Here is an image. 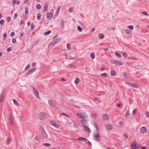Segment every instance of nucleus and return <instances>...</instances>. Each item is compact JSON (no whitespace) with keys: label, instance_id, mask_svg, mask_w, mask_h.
I'll return each instance as SVG.
<instances>
[{"label":"nucleus","instance_id":"nucleus-1","mask_svg":"<svg viewBox=\"0 0 149 149\" xmlns=\"http://www.w3.org/2000/svg\"><path fill=\"white\" fill-rule=\"evenodd\" d=\"M38 117L40 120H42L47 118L48 115L44 112H41L38 113Z\"/></svg>","mask_w":149,"mask_h":149},{"label":"nucleus","instance_id":"nucleus-2","mask_svg":"<svg viewBox=\"0 0 149 149\" xmlns=\"http://www.w3.org/2000/svg\"><path fill=\"white\" fill-rule=\"evenodd\" d=\"M76 115L80 118L82 119V120H85L88 119V117L87 113L82 112L81 113H77Z\"/></svg>","mask_w":149,"mask_h":149},{"label":"nucleus","instance_id":"nucleus-3","mask_svg":"<svg viewBox=\"0 0 149 149\" xmlns=\"http://www.w3.org/2000/svg\"><path fill=\"white\" fill-rule=\"evenodd\" d=\"M61 39L60 38H58L56 39H55L53 40L52 42L49 44V46H54L55 44L61 41Z\"/></svg>","mask_w":149,"mask_h":149},{"label":"nucleus","instance_id":"nucleus-4","mask_svg":"<svg viewBox=\"0 0 149 149\" xmlns=\"http://www.w3.org/2000/svg\"><path fill=\"white\" fill-rule=\"evenodd\" d=\"M32 88L33 89V93L35 95L36 97L39 98V93L36 87L34 86H32Z\"/></svg>","mask_w":149,"mask_h":149},{"label":"nucleus","instance_id":"nucleus-5","mask_svg":"<svg viewBox=\"0 0 149 149\" xmlns=\"http://www.w3.org/2000/svg\"><path fill=\"white\" fill-rule=\"evenodd\" d=\"M110 63H113L115 65H122L123 63L117 60H111L110 61Z\"/></svg>","mask_w":149,"mask_h":149},{"label":"nucleus","instance_id":"nucleus-6","mask_svg":"<svg viewBox=\"0 0 149 149\" xmlns=\"http://www.w3.org/2000/svg\"><path fill=\"white\" fill-rule=\"evenodd\" d=\"M36 70V69L35 68H31L26 72L25 74V76L26 77L28 76L29 75L32 74Z\"/></svg>","mask_w":149,"mask_h":149},{"label":"nucleus","instance_id":"nucleus-7","mask_svg":"<svg viewBox=\"0 0 149 149\" xmlns=\"http://www.w3.org/2000/svg\"><path fill=\"white\" fill-rule=\"evenodd\" d=\"M6 92V89H4L2 91V92L0 95V102H1L3 99V97L5 95V94Z\"/></svg>","mask_w":149,"mask_h":149},{"label":"nucleus","instance_id":"nucleus-8","mask_svg":"<svg viewBox=\"0 0 149 149\" xmlns=\"http://www.w3.org/2000/svg\"><path fill=\"white\" fill-rule=\"evenodd\" d=\"M100 134L99 133L97 132L96 134H95L94 135V138L95 141H100L101 138Z\"/></svg>","mask_w":149,"mask_h":149},{"label":"nucleus","instance_id":"nucleus-9","mask_svg":"<svg viewBox=\"0 0 149 149\" xmlns=\"http://www.w3.org/2000/svg\"><path fill=\"white\" fill-rule=\"evenodd\" d=\"M88 119H87L85 120H81V123L82 125H88Z\"/></svg>","mask_w":149,"mask_h":149},{"label":"nucleus","instance_id":"nucleus-10","mask_svg":"<svg viewBox=\"0 0 149 149\" xmlns=\"http://www.w3.org/2000/svg\"><path fill=\"white\" fill-rule=\"evenodd\" d=\"M49 105L52 107H55L56 106V104L54 100H49L48 101Z\"/></svg>","mask_w":149,"mask_h":149},{"label":"nucleus","instance_id":"nucleus-11","mask_svg":"<svg viewBox=\"0 0 149 149\" xmlns=\"http://www.w3.org/2000/svg\"><path fill=\"white\" fill-rule=\"evenodd\" d=\"M136 141L135 140L134 141L131 145V148L132 149H136Z\"/></svg>","mask_w":149,"mask_h":149},{"label":"nucleus","instance_id":"nucleus-12","mask_svg":"<svg viewBox=\"0 0 149 149\" xmlns=\"http://www.w3.org/2000/svg\"><path fill=\"white\" fill-rule=\"evenodd\" d=\"M50 123L51 125L52 126L55 127L56 128H58L59 126V125L55 122L53 121H51Z\"/></svg>","mask_w":149,"mask_h":149},{"label":"nucleus","instance_id":"nucleus-13","mask_svg":"<svg viewBox=\"0 0 149 149\" xmlns=\"http://www.w3.org/2000/svg\"><path fill=\"white\" fill-rule=\"evenodd\" d=\"M140 131L142 133H145L146 131V127H143L140 128Z\"/></svg>","mask_w":149,"mask_h":149},{"label":"nucleus","instance_id":"nucleus-14","mask_svg":"<svg viewBox=\"0 0 149 149\" xmlns=\"http://www.w3.org/2000/svg\"><path fill=\"white\" fill-rule=\"evenodd\" d=\"M9 120L10 121V124H12L13 123V119L12 114L10 113L9 114Z\"/></svg>","mask_w":149,"mask_h":149},{"label":"nucleus","instance_id":"nucleus-15","mask_svg":"<svg viewBox=\"0 0 149 149\" xmlns=\"http://www.w3.org/2000/svg\"><path fill=\"white\" fill-rule=\"evenodd\" d=\"M102 118L104 120H107L109 119V118L107 113L103 114L102 115Z\"/></svg>","mask_w":149,"mask_h":149},{"label":"nucleus","instance_id":"nucleus-16","mask_svg":"<svg viewBox=\"0 0 149 149\" xmlns=\"http://www.w3.org/2000/svg\"><path fill=\"white\" fill-rule=\"evenodd\" d=\"M52 16V13L51 12L48 13H47V18L48 19H51Z\"/></svg>","mask_w":149,"mask_h":149},{"label":"nucleus","instance_id":"nucleus-17","mask_svg":"<svg viewBox=\"0 0 149 149\" xmlns=\"http://www.w3.org/2000/svg\"><path fill=\"white\" fill-rule=\"evenodd\" d=\"M105 127L107 128V129L109 131L111 130L113 128V126L112 125H106L105 126Z\"/></svg>","mask_w":149,"mask_h":149},{"label":"nucleus","instance_id":"nucleus-18","mask_svg":"<svg viewBox=\"0 0 149 149\" xmlns=\"http://www.w3.org/2000/svg\"><path fill=\"white\" fill-rule=\"evenodd\" d=\"M49 6V3L48 2H46L45 3V6L44 7V11L45 12H46L47 10V8Z\"/></svg>","mask_w":149,"mask_h":149},{"label":"nucleus","instance_id":"nucleus-19","mask_svg":"<svg viewBox=\"0 0 149 149\" xmlns=\"http://www.w3.org/2000/svg\"><path fill=\"white\" fill-rule=\"evenodd\" d=\"M88 125H84V128L85 130L88 132L90 133L91 132L90 129L88 127Z\"/></svg>","mask_w":149,"mask_h":149},{"label":"nucleus","instance_id":"nucleus-20","mask_svg":"<svg viewBox=\"0 0 149 149\" xmlns=\"http://www.w3.org/2000/svg\"><path fill=\"white\" fill-rule=\"evenodd\" d=\"M64 21L63 19H62L61 20V25L63 29H64Z\"/></svg>","mask_w":149,"mask_h":149},{"label":"nucleus","instance_id":"nucleus-21","mask_svg":"<svg viewBox=\"0 0 149 149\" xmlns=\"http://www.w3.org/2000/svg\"><path fill=\"white\" fill-rule=\"evenodd\" d=\"M78 140L82 141L84 142L87 141L88 140L85 138H83L82 137H79L77 139Z\"/></svg>","mask_w":149,"mask_h":149},{"label":"nucleus","instance_id":"nucleus-22","mask_svg":"<svg viewBox=\"0 0 149 149\" xmlns=\"http://www.w3.org/2000/svg\"><path fill=\"white\" fill-rule=\"evenodd\" d=\"M110 74L111 76H115L116 75V72L114 70H112L111 71Z\"/></svg>","mask_w":149,"mask_h":149},{"label":"nucleus","instance_id":"nucleus-23","mask_svg":"<svg viewBox=\"0 0 149 149\" xmlns=\"http://www.w3.org/2000/svg\"><path fill=\"white\" fill-rule=\"evenodd\" d=\"M41 138V136L39 135H37L35 137V139L37 141H39Z\"/></svg>","mask_w":149,"mask_h":149},{"label":"nucleus","instance_id":"nucleus-24","mask_svg":"<svg viewBox=\"0 0 149 149\" xmlns=\"http://www.w3.org/2000/svg\"><path fill=\"white\" fill-rule=\"evenodd\" d=\"M42 135L43 137V138L44 139H46L47 138V134L45 132H42Z\"/></svg>","mask_w":149,"mask_h":149},{"label":"nucleus","instance_id":"nucleus-25","mask_svg":"<svg viewBox=\"0 0 149 149\" xmlns=\"http://www.w3.org/2000/svg\"><path fill=\"white\" fill-rule=\"evenodd\" d=\"M98 37L100 39H102L104 38V36L102 33H100L98 35Z\"/></svg>","mask_w":149,"mask_h":149},{"label":"nucleus","instance_id":"nucleus-26","mask_svg":"<svg viewBox=\"0 0 149 149\" xmlns=\"http://www.w3.org/2000/svg\"><path fill=\"white\" fill-rule=\"evenodd\" d=\"M101 76L103 77H106L108 76L107 74L106 73H104L100 74Z\"/></svg>","mask_w":149,"mask_h":149},{"label":"nucleus","instance_id":"nucleus-27","mask_svg":"<svg viewBox=\"0 0 149 149\" xmlns=\"http://www.w3.org/2000/svg\"><path fill=\"white\" fill-rule=\"evenodd\" d=\"M125 83L126 84L131 86L132 87V85L133 83H132L131 82L127 81H126L125 82Z\"/></svg>","mask_w":149,"mask_h":149},{"label":"nucleus","instance_id":"nucleus-28","mask_svg":"<svg viewBox=\"0 0 149 149\" xmlns=\"http://www.w3.org/2000/svg\"><path fill=\"white\" fill-rule=\"evenodd\" d=\"M29 13V9L28 7H26L25 9V13L26 15H27Z\"/></svg>","mask_w":149,"mask_h":149},{"label":"nucleus","instance_id":"nucleus-29","mask_svg":"<svg viewBox=\"0 0 149 149\" xmlns=\"http://www.w3.org/2000/svg\"><path fill=\"white\" fill-rule=\"evenodd\" d=\"M92 116L93 118H97L98 117L97 115L95 113L92 114Z\"/></svg>","mask_w":149,"mask_h":149},{"label":"nucleus","instance_id":"nucleus-30","mask_svg":"<svg viewBox=\"0 0 149 149\" xmlns=\"http://www.w3.org/2000/svg\"><path fill=\"white\" fill-rule=\"evenodd\" d=\"M41 15L40 13H38L37 14V19L40 20L41 19Z\"/></svg>","mask_w":149,"mask_h":149},{"label":"nucleus","instance_id":"nucleus-31","mask_svg":"<svg viewBox=\"0 0 149 149\" xmlns=\"http://www.w3.org/2000/svg\"><path fill=\"white\" fill-rule=\"evenodd\" d=\"M124 31L125 33L127 34H130L131 33L130 30H129L126 29Z\"/></svg>","mask_w":149,"mask_h":149},{"label":"nucleus","instance_id":"nucleus-32","mask_svg":"<svg viewBox=\"0 0 149 149\" xmlns=\"http://www.w3.org/2000/svg\"><path fill=\"white\" fill-rule=\"evenodd\" d=\"M90 56L92 59H93L95 57V54L93 53H91L90 55Z\"/></svg>","mask_w":149,"mask_h":149},{"label":"nucleus","instance_id":"nucleus-33","mask_svg":"<svg viewBox=\"0 0 149 149\" xmlns=\"http://www.w3.org/2000/svg\"><path fill=\"white\" fill-rule=\"evenodd\" d=\"M79 82V79L78 78H77L74 81V83L76 84H78Z\"/></svg>","mask_w":149,"mask_h":149},{"label":"nucleus","instance_id":"nucleus-34","mask_svg":"<svg viewBox=\"0 0 149 149\" xmlns=\"http://www.w3.org/2000/svg\"><path fill=\"white\" fill-rule=\"evenodd\" d=\"M115 54L116 56L118 57L119 58H120L121 57V56L119 53H117V52H115Z\"/></svg>","mask_w":149,"mask_h":149},{"label":"nucleus","instance_id":"nucleus-35","mask_svg":"<svg viewBox=\"0 0 149 149\" xmlns=\"http://www.w3.org/2000/svg\"><path fill=\"white\" fill-rule=\"evenodd\" d=\"M67 48L68 49H70L71 48L70 45L69 43H68L66 45Z\"/></svg>","mask_w":149,"mask_h":149},{"label":"nucleus","instance_id":"nucleus-36","mask_svg":"<svg viewBox=\"0 0 149 149\" xmlns=\"http://www.w3.org/2000/svg\"><path fill=\"white\" fill-rule=\"evenodd\" d=\"M36 8L38 9H40L41 8V6L40 4H38L36 6Z\"/></svg>","mask_w":149,"mask_h":149},{"label":"nucleus","instance_id":"nucleus-37","mask_svg":"<svg viewBox=\"0 0 149 149\" xmlns=\"http://www.w3.org/2000/svg\"><path fill=\"white\" fill-rule=\"evenodd\" d=\"M78 30L79 32H81L82 31V29L79 26H78L77 27Z\"/></svg>","mask_w":149,"mask_h":149},{"label":"nucleus","instance_id":"nucleus-38","mask_svg":"<svg viewBox=\"0 0 149 149\" xmlns=\"http://www.w3.org/2000/svg\"><path fill=\"white\" fill-rule=\"evenodd\" d=\"M42 145L43 146H48V147H49L51 146V145L49 143H43Z\"/></svg>","mask_w":149,"mask_h":149},{"label":"nucleus","instance_id":"nucleus-39","mask_svg":"<svg viewBox=\"0 0 149 149\" xmlns=\"http://www.w3.org/2000/svg\"><path fill=\"white\" fill-rule=\"evenodd\" d=\"M127 27L132 30H133L134 29V27L132 25L128 26H127Z\"/></svg>","mask_w":149,"mask_h":149},{"label":"nucleus","instance_id":"nucleus-40","mask_svg":"<svg viewBox=\"0 0 149 149\" xmlns=\"http://www.w3.org/2000/svg\"><path fill=\"white\" fill-rule=\"evenodd\" d=\"M13 102L14 103L15 105H17L18 106V104L17 102V101L15 99H13Z\"/></svg>","mask_w":149,"mask_h":149},{"label":"nucleus","instance_id":"nucleus-41","mask_svg":"<svg viewBox=\"0 0 149 149\" xmlns=\"http://www.w3.org/2000/svg\"><path fill=\"white\" fill-rule=\"evenodd\" d=\"M7 141H6V142L8 144H9V143H10V138H7Z\"/></svg>","mask_w":149,"mask_h":149},{"label":"nucleus","instance_id":"nucleus-42","mask_svg":"<svg viewBox=\"0 0 149 149\" xmlns=\"http://www.w3.org/2000/svg\"><path fill=\"white\" fill-rule=\"evenodd\" d=\"M136 111H137V110H136V109H134L132 113V115H135Z\"/></svg>","mask_w":149,"mask_h":149},{"label":"nucleus","instance_id":"nucleus-43","mask_svg":"<svg viewBox=\"0 0 149 149\" xmlns=\"http://www.w3.org/2000/svg\"><path fill=\"white\" fill-rule=\"evenodd\" d=\"M51 31L50 30L44 33V35H47L48 34L50 33Z\"/></svg>","mask_w":149,"mask_h":149},{"label":"nucleus","instance_id":"nucleus-44","mask_svg":"<svg viewBox=\"0 0 149 149\" xmlns=\"http://www.w3.org/2000/svg\"><path fill=\"white\" fill-rule=\"evenodd\" d=\"M30 68V65L29 64H28L26 67L25 68V70H28Z\"/></svg>","mask_w":149,"mask_h":149},{"label":"nucleus","instance_id":"nucleus-45","mask_svg":"<svg viewBox=\"0 0 149 149\" xmlns=\"http://www.w3.org/2000/svg\"><path fill=\"white\" fill-rule=\"evenodd\" d=\"M7 34L6 33H4L3 34V36L4 38V40H5L7 38Z\"/></svg>","mask_w":149,"mask_h":149},{"label":"nucleus","instance_id":"nucleus-46","mask_svg":"<svg viewBox=\"0 0 149 149\" xmlns=\"http://www.w3.org/2000/svg\"><path fill=\"white\" fill-rule=\"evenodd\" d=\"M17 0H13L12 5L14 6L16 3Z\"/></svg>","mask_w":149,"mask_h":149},{"label":"nucleus","instance_id":"nucleus-47","mask_svg":"<svg viewBox=\"0 0 149 149\" xmlns=\"http://www.w3.org/2000/svg\"><path fill=\"white\" fill-rule=\"evenodd\" d=\"M123 75L125 78H127L128 76L127 74L125 72H124L123 73Z\"/></svg>","mask_w":149,"mask_h":149},{"label":"nucleus","instance_id":"nucleus-48","mask_svg":"<svg viewBox=\"0 0 149 149\" xmlns=\"http://www.w3.org/2000/svg\"><path fill=\"white\" fill-rule=\"evenodd\" d=\"M60 6H58L57 9L56 11V14H58V13L59 11H60Z\"/></svg>","mask_w":149,"mask_h":149},{"label":"nucleus","instance_id":"nucleus-49","mask_svg":"<svg viewBox=\"0 0 149 149\" xmlns=\"http://www.w3.org/2000/svg\"><path fill=\"white\" fill-rule=\"evenodd\" d=\"M4 22V21L3 19H1V20L0 21V24L1 25H2L3 24Z\"/></svg>","mask_w":149,"mask_h":149},{"label":"nucleus","instance_id":"nucleus-50","mask_svg":"<svg viewBox=\"0 0 149 149\" xmlns=\"http://www.w3.org/2000/svg\"><path fill=\"white\" fill-rule=\"evenodd\" d=\"M16 40L15 38H13L12 40V42L13 43L15 44L16 42Z\"/></svg>","mask_w":149,"mask_h":149},{"label":"nucleus","instance_id":"nucleus-51","mask_svg":"<svg viewBox=\"0 0 149 149\" xmlns=\"http://www.w3.org/2000/svg\"><path fill=\"white\" fill-rule=\"evenodd\" d=\"M146 116L148 118L149 117V112L148 111H146L145 113Z\"/></svg>","mask_w":149,"mask_h":149},{"label":"nucleus","instance_id":"nucleus-52","mask_svg":"<svg viewBox=\"0 0 149 149\" xmlns=\"http://www.w3.org/2000/svg\"><path fill=\"white\" fill-rule=\"evenodd\" d=\"M142 13L145 15H148L146 11H143L142 12Z\"/></svg>","mask_w":149,"mask_h":149},{"label":"nucleus","instance_id":"nucleus-53","mask_svg":"<svg viewBox=\"0 0 149 149\" xmlns=\"http://www.w3.org/2000/svg\"><path fill=\"white\" fill-rule=\"evenodd\" d=\"M11 20V18L9 17H7V22H9Z\"/></svg>","mask_w":149,"mask_h":149},{"label":"nucleus","instance_id":"nucleus-54","mask_svg":"<svg viewBox=\"0 0 149 149\" xmlns=\"http://www.w3.org/2000/svg\"><path fill=\"white\" fill-rule=\"evenodd\" d=\"M141 148V146L139 144L137 146H136V149H140Z\"/></svg>","mask_w":149,"mask_h":149},{"label":"nucleus","instance_id":"nucleus-55","mask_svg":"<svg viewBox=\"0 0 149 149\" xmlns=\"http://www.w3.org/2000/svg\"><path fill=\"white\" fill-rule=\"evenodd\" d=\"M130 115V114L129 113V111H128V112L126 113L125 116L126 117H128Z\"/></svg>","mask_w":149,"mask_h":149},{"label":"nucleus","instance_id":"nucleus-56","mask_svg":"<svg viewBox=\"0 0 149 149\" xmlns=\"http://www.w3.org/2000/svg\"><path fill=\"white\" fill-rule=\"evenodd\" d=\"M15 35V33L14 32H12L10 34V36L11 37L14 36Z\"/></svg>","mask_w":149,"mask_h":149},{"label":"nucleus","instance_id":"nucleus-57","mask_svg":"<svg viewBox=\"0 0 149 149\" xmlns=\"http://www.w3.org/2000/svg\"><path fill=\"white\" fill-rule=\"evenodd\" d=\"M17 14L16 13H15L14 15V18L16 19L17 18Z\"/></svg>","mask_w":149,"mask_h":149},{"label":"nucleus","instance_id":"nucleus-58","mask_svg":"<svg viewBox=\"0 0 149 149\" xmlns=\"http://www.w3.org/2000/svg\"><path fill=\"white\" fill-rule=\"evenodd\" d=\"M95 30V28H92L91 30L90 31V33H92V32H94Z\"/></svg>","mask_w":149,"mask_h":149},{"label":"nucleus","instance_id":"nucleus-59","mask_svg":"<svg viewBox=\"0 0 149 149\" xmlns=\"http://www.w3.org/2000/svg\"><path fill=\"white\" fill-rule=\"evenodd\" d=\"M85 142L88 145H90L91 146V143L89 141L87 140V141H86Z\"/></svg>","mask_w":149,"mask_h":149},{"label":"nucleus","instance_id":"nucleus-60","mask_svg":"<svg viewBox=\"0 0 149 149\" xmlns=\"http://www.w3.org/2000/svg\"><path fill=\"white\" fill-rule=\"evenodd\" d=\"M136 84H135L133 83L132 85V87L133 88H137V86H136Z\"/></svg>","mask_w":149,"mask_h":149},{"label":"nucleus","instance_id":"nucleus-61","mask_svg":"<svg viewBox=\"0 0 149 149\" xmlns=\"http://www.w3.org/2000/svg\"><path fill=\"white\" fill-rule=\"evenodd\" d=\"M94 126L96 128L97 130V124L95 123H94Z\"/></svg>","mask_w":149,"mask_h":149},{"label":"nucleus","instance_id":"nucleus-62","mask_svg":"<svg viewBox=\"0 0 149 149\" xmlns=\"http://www.w3.org/2000/svg\"><path fill=\"white\" fill-rule=\"evenodd\" d=\"M123 56L125 57H127V53L126 52H124V53H123Z\"/></svg>","mask_w":149,"mask_h":149},{"label":"nucleus","instance_id":"nucleus-63","mask_svg":"<svg viewBox=\"0 0 149 149\" xmlns=\"http://www.w3.org/2000/svg\"><path fill=\"white\" fill-rule=\"evenodd\" d=\"M34 24L33 23L31 24V28L32 29H33L34 28Z\"/></svg>","mask_w":149,"mask_h":149},{"label":"nucleus","instance_id":"nucleus-64","mask_svg":"<svg viewBox=\"0 0 149 149\" xmlns=\"http://www.w3.org/2000/svg\"><path fill=\"white\" fill-rule=\"evenodd\" d=\"M7 51L8 52H10L11 51V49L10 47H8L7 49Z\"/></svg>","mask_w":149,"mask_h":149}]
</instances>
